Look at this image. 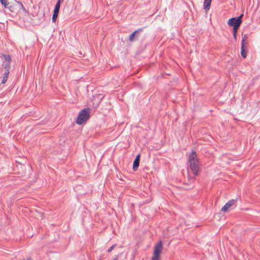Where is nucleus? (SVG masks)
Wrapping results in <instances>:
<instances>
[{
  "mask_svg": "<svg viewBox=\"0 0 260 260\" xmlns=\"http://www.w3.org/2000/svg\"><path fill=\"white\" fill-rule=\"evenodd\" d=\"M235 203L234 200H229L221 208V211L223 212H226L228 211L229 209L232 207Z\"/></svg>",
  "mask_w": 260,
  "mask_h": 260,
  "instance_id": "0eeeda50",
  "label": "nucleus"
},
{
  "mask_svg": "<svg viewBox=\"0 0 260 260\" xmlns=\"http://www.w3.org/2000/svg\"><path fill=\"white\" fill-rule=\"evenodd\" d=\"M241 56L243 57V58H245L246 57V55H247V49H246L245 48H243V47H241Z\"/></svg>",
  "mask_w": 260,
  "mask_h": 260,
  "instance_id": "9b49d317",
  "label": "nucleus"
},
{
  "mask_svg": "<svg viewBox=\"0 0 260 260\" xmlns=\"http://www.w3.org/2000/svg\"><path fill=\"white\" fill-rule=\"evenodd\" d=\"M188 163L189 170L194 176H198L200 173V163L195 151H192L191 154H189Z\"/></svg>",
  "mask_w": 260,
  "mask_h": 260,
  "instance_id": "f257e3e1",
  "label": "nucleus"
},
{
  "mask_svg": "<svg viewBox=\"0 0 260 260\" xmlns=\"http://www.w3.org/2000/svg\"><path fill=\"white\" fill-rule=\"evenodd\" d=\"M26 21L32 24V25H37L40 24L41 20L40 17H25ZM24 22L25 20L23 19Z\"/></svg>",
  "mask_w": 260,
  "mask_h": 260,
  "instance_id": "39448f33",
  "label": "nucleus"
},
{
  "mask_svg": "<svg viewBox=\"0 0 260 260\" xmlns=\"http://www.w3.org/2000/svg\"><path fill=\"white\" fill-rule=\"evenodd\" d=\"M242 17H231L228 21V24L233 27V30H238L242 23Z\"/></svg>",
  "mask_w": 260,
  "mask_h": 260,
  "instance_id": "20e7f679",
  "label": "nucleus"
},
{
  "mask_svg": "<svg viewBox=\"0 0 260 260\" xmlns=\"http://www.w3.org/2000/svg\"><path fill=\"white\" fill-rule=\"evenodd\" d=\"M3 57H4V59L5 60L6 62H10V61L11 60V57L10 55L4 54V55H3Z\"/></svg>",
  "mask_w": 260,
  "mask_h": 260,
  "instance_id": "4468645a",
  "label": "nucleus"
},
{
  "mask_svg": "<svg viewBox=\"0 0 260 260\" xmlns=\"http://www.w3.org/2000/svg\"><path fill=\"white\" fill-rule=\"evenodd\" d=\"M140 156H141L140 154H138L136 156V157L134 161L133 169L134 171H136V170H137V169L139 167V164H140Z\"/></svg>",
  "mask_w": 260,
  "mask_h": 260,
  "instance_id": "6e6552de",
  "label": "nucleus"
},
{
  "mask_svg": "<svg viewBox=\"0 0 260 260\" xmlns=\"http://www.w3.org/2000/svg\"><path fill=\"white\" fill-rule=\"evenodd\" d=\"M60 3H61V1L60 0H58L56 5H55V7H57V8H59L60 9Z\"/></svg>",
  "mask_w": 260,
  "mask_h": 260,
  "instance_id": "6ab92c4d",
  "label": "nucleus"
},
{
  "mask_svg": "<svg viewBox=\"0 0 260 260\" xmlns=\"http://www.w3.org/2000/svg\"><path fill=\"white\" fill-rule=\"evenodd\" d=\"M0 2L1 4L4 6L5 8H8L9 3L8 2V0H0Z\"/></svg>",
  "mask_w": 260,
  "mask_h": 260,
  "instance_id": "ddd939ff",
  "label": "nucleus"
},
{
  "mask_svg": "<svg viewBox=\"0 0 260 260\" xmlns=\"http://www.w3.org/2000/svg\"><path fill=\"white\" fill-rule=\"evenodd\" d=\"M7 80H8V78L3 76V79L2 80V83L5 84L7 82Z\"/></svg>",
  "mask_w": 260,
  "mask_h": 260,
  "instance_id": "aec40b11",
  "label": "nucleus"
},
{
  "mask_svg": "<svg viewBox=\"0 0 260 260\" xmlns=\"http://www.w3.org/2000/svg\"><path fill=\"white\" fill-rule=\"evenodd\" d=\"M239 16H240V17L244 16V15H243V14H241Z\"/></svg>",
  "mask_w": 260,
  "mask_h": 260,
  "instance_id": "5701e85b",
  "label": "nucleus"
},
{
  "mask_svg": "<svg viewBox=\"0 0 260 260\" xmlns=\"http://www.w3.org/2000/svg\"><path fill=\"white\" fill-rule=\"evenodd\" d=\"M211 1L212 0H204V7L205 11H207L210 9Z\"/></svg>",
  "mask_w": 260,
  "mask_h": 260,
  "instance_id": "9d476101",
  "label": "nucleus"
},
{
  "mask_svg": "<svg viewBox=\"0 0 260 260\" xmlns=\"http://www.w3.org/2000/svg\"><path fill=\"white\" fill-rule=\"evenodd\" d=\"M89 112L88 109H84L82 110L76 119V123L79 125H81L89 118Z\"/></svg>",
  "mask_w": 260,
  "mask_h": 260,
  "instance_id": "f03ea898",
  "label": "nucleus"
},
{
  "mask_svg": "<svg viewBox=\"0 0 260 260\" xmlns=\"http://www.w3.org/2000/svg\"><path fill=\"white\" fill-rule=\"evenodd\" d=\"M116 246V244H114V245H113L112 246H111V247H110V248H109V249H108L107 252H108V253L111 252V251L114 249V248L115 247V246Z\"/></svg>",
  "mask_w": 260,
  "mask_h": 260,
  "instance_id": "dca6fc26",
  "label": "nucleus"
},
{
  "mask_svg": "<svg viewBox=\"0 0 260 260\" xmlns=\"http://www.w3.org/2000/svg\"><path fill=\"white\" fill-rule=\"evenodd\" d=\"M233 37L234 39L236 40L237 39V33L238 30H233Z\"/></svg>",
  "mask_w": 260,
  "mask_h": 260,
  "instance_id": "a211bd4d",
  "label": "nucleus"
},
{
  "mask_svg": "<svg viewBox=\"0 0 260 260\" xmlns=\"http://www.w3.org/2000/svg\"><path fill=\"white\" fill-rule=\"evenodd\" d=\"M248 36L247 35H244V36L242 37V43H241V47L243 46V48H245L247 49L248 48Z\"/></svg>",
  "mask_w": 260,
  "mask_h": 260,
  "instance_id": "1a4fd4ad",
  "label": "nucleus"
},
{
  "mask_svg": "<svg viewBox=\"0 0 260 260\" xmlns=\"http://www.w3.org/2000/svg\"><path fill=\"white\" fill-rule=\"evenodd\" d=\"M3 66L5 70H10V62H3Z\"/></svg>",
  "mask_w": 260,
  "mask_h": 260,
  "instance_id": "f8f14e48",
  "label": "nucleus"
},
{
  "mask_svg": "<svg viewBox=\"0 0 260 260\" xmlns=\"http://www.w3.org/2000/svg\"><path fill=\"white\" fill-rule=\"evenodd\" d=\"M117 259H118V258L116 257V258H114L113 260H117Z\"/></svg>",
  "mask_w": 260,
  "mask_h": 260,
  "instance_id": "b1692460",
  "label": "nucleus"
},
{
  "mask_svg": "<svg viewBox=\"0 0 260 260\" xmlns=\"http://www.w3.org/2000/svg\"><path fill=\"white\" fill-rule=\"evenodd\" d=\"M162 249V243L161 241H159L157 243L154 248L153 255L151 260H159L160 253Z\"/></svg>",
  "mask_w": 260,
  "mask_h": 260,
  "instance_id": "7ed1b4c3",
  "label": "nucleus"
},
{
  "mask_svg": "<svg viewBox=\"0 0 260 260\" xmlns=\"http://www.w3.org/2000/svg\"><path fill=\"white\" fill-rule=\"evenodd\" d=\"M143 28H141L134 31L129 37V40L130 42H133L136 40L139 36V33L143 31Z\"/></svg>",
  "mask_w": 260,
  "mask_h": 260,
  "instance_id": "423d86ee",
  "label": "nucleus"
},
{
  "mask_svg": "<svg viewBox=\"0 0 260 260\" xmlns=\"http://www.w3.org/2000/svg\"><path fill=\"white\" fill-rule=\"evenodd\" d=\"M21 260H32V259L31 258L28 257L26 258H23Z\"/></svg>",
  "mask_w": 260,
  "mask_h": 260,
  "instance_id": "4be33fe9",
  "label": "nucleus"
},
{
  "mask_svg": "<svg viewBox=\"0 0 260 260\" xmlns=\"http://www.w3.org/2000/svg\"><path fill=\"white\" fill-rule=\"evenodd\" d=\"M10 73V70H5L4 76L8 78Z\"/></svg>",
  "mask_w": 260,
  "mask_h": 260,
  "instance_id": "f3484780",
  "label": "nucleus"
},
{
  "mask_svg": "<svg viewBox=\"0 0 260 260\" xmlns=\"http://www.w3.org/2000/svg\"><path fill=\"white\" fill-rule=\"evenodd\" d=\"M57 18V17H52V22H55L56 21Z\"/></svg>",
  "mask_w": 260,
  "mask_h": 260,
  "instance_id": "412c9836",
  "label": "nucleus"
},
{
  "mask_svg": "<svg viewBox=\"0 0 260 260\" xmlns=\"http://www.w3.org/2000/svg\"><path fill=\"white\" fill-rule=\"evenodd\" d=\"M59 9L57 7H55L53 11L52 16H58Z\"/></svg>",
  "mask_w": 260,
  "mask_h": 260,
  "instance_id": "2eb2a0df",
  "label": "nucleus"
}]
</instances>
